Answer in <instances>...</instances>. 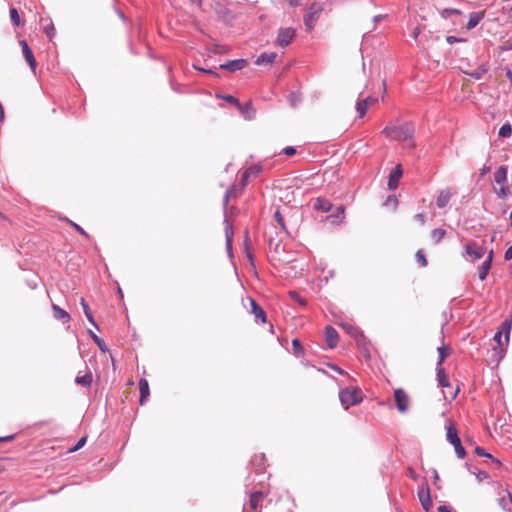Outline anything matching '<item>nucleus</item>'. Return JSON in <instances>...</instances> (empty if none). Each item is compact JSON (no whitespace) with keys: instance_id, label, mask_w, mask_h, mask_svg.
<instances>
[{"instance_id":"nucleus-25","label":"nucleus","mask_w":512,"mask_h":512,"mask_svg":"<svg viewBox=\"0 0 512 512\" xmlns=\"http://www.w3.org/2000/svg\"><path fill=\"white\" fill-rule=\"evenodd\" d=\"M483 17H484V12L471 13L469 16V21L466 25V28L468 30L473 29L474 27H476L478 25V23L482 20Z\"/></svg>"},{"instance_id":"nucleus-30","label":"nucleus","mask_w":512,"mask_h":512,"mask_svg":"<svg viewBox=\"0 0 512 512\" xmlns=\"http://www.w3.org/2000/svg\"><path fill=\"white\" fill-rule=\"evenodd\" d=\"M342 327L345 329V331L349 335H351L357 341H359L360 338H363L362 332L358 328L354 327L353 325H351V324H343Z\"/></svg>"},{"instance_id":"nucleus-22","label":"nucleus","mask_w":512,"mask_h":512,"mask_svg":"<svg viewBox=\"0 0 512 512\" xmlns=\"http://www.w3.org/2000/svg\"><path fill=\"white\" fill-rule=\"evenodd\" d=\"M139 391H140V404H143L150 395L149 384L145 378H141L139 381Z\"/></svg>"},{"instance_id":"nucleus-64","label":"nucleus","mask_w":512,"mask_h":512,"mask_svg":"<svg viewBox=\"0 0 512 512\" xmlns=\"http://www.w3.org/2000/svg\"><path fill=\"white\" fill-rule=\"evenodd\" d=\"M506 492H507V495H508L509 501H510V503L512 504V493H511L509 490H506Z\"/></svg>"},{"instance_id":"nucleus-5","label":"nucleus","mask_w":512,"mask_h":512,"mask_svg":"<svg viewBox=\"0 0 512 512\" xmlns=\"http://www.w3.org/2000/svg\"><path fill=\"white\" fill-rule=\"evenodd\" d=\"M446 431L447 441L454 447L457 457L463 459L466 456V450L462 446L458 431L452 422L446 426Z\"/></svg>"},{"instance_id":"nucleus-35","label":"nucleus","mask_w":512,"mask_h":512,"mask_svg":"<svg viewBox=\"0 0 512 512\" xmlns=\"http://www.w3.org/2000/svg\"><path fill=\"white\" fill-rule=\"evenodd\" d=\"M90 333V337L92 338V340L94 341V343L98 346V348L103 351V352H106L107 351V346L104 342V340L100 337H98L95 333H93L92 331L89 332Z\"/></svg>"},{"instance_id":"nucleus-52","label":"nucleus","mask_w":512,"mask_h":512,"mask_svg":"<svg viewBox=\"0 0 512 512\" xmlns=\"http://www.w3.org/2000/svg\"><path fill=\"white\" fill-rule=\"evenodd\" d=\"M446 41H447L449 44H453V43H455V42H461V41H464V40H463V39H458V38H456V37H454V36H448V37L446 38Z\"/></svg>"},{"instance_id":"nucleus-53","label":"nucleus","mask_w":512,"mask_h":512,"mask_svg":"<svg viewBox=\"0 0 512 512\" xmlns=\"http://www.w3.org/2000/svg\"><path fill=\"white\" fill-rule=\"evenodd\" d=\"M274 217L279 224H283L284 219L278 210L275 212Z\"/></svg>"},{"instance_id":"nucleus-20","label":"nucleus","mask_w":512,"mask_h":512,"mask_svg":"<svg viewBox=\"0 0 512 512\" xmlns=\"http://www.w3.org/2000/svg\"><path fill=\"white\" fill-rule=\"evenodd\" d=\"M263 498V493L260 491L254 492L250 495L249 509H244V512H255L258 508L259 502Z\"/></svg>"},{"instance_id":"nucleus-38","label":"nucleus","mask_w":512,"mask_h":512,"mask_svg":"<svg viewBox=\"0 0 512 512\" xmlns=\"http://www.w3.org/2000/svg\"><path fill=\"white\" fill-rule=\"evenodd\" d=\"M445 231L441 228H436L431 233V238L434 241V243H439L441 239L444 237Z\"/></svg>"},{"instance_id":"nucleus-17","label":"nucleus","mask_w":512,"mask_h":512,"mask_svg":"<svg viewBox=\"0 0 512 512\" xmlns=\"http://www.w3.org/2000/svg\"><path fill=\"white\" fill-rule=\"evenodd\" d=\"M237 109L246 120H253L256 116V110L254 109L251 101H247L245 104L239 103Z\"/></svg>"},{"instance_id":"nucleus-9","label":"nucleus","mask_w":512,"mask_h":512,"mask_svg":"<svg viewBox=\"0 0 512 512\" xmlns=\"http://www.w3.org/2000/svg\"><path fill=\"white\" fill-rule=\"evenodd\" d=\"M294 36L295 31L292 28H284L279 31L276 42L278 45L284 47L291 43Z\"/></svg>"},{"instance_id":"nucleus-39","label":"nucleus","mask_w":512,"mask_h":512,"mask_svg":"<svg viewBox=\"0 0 512 512\" xmlns=\"http://www.w3.org/2000/svg\"><path fill=\"white\" fill-rule=\"evenodd\" d=\"M289 295L293 301L298 303L301 306H305L307 304V301L305 298H303L298 292L296 291H290Z\"/></svg>"},{"instance_id":"nucleus-51","label":"nucleus","mask_w":512,"mask_h":512,"mask_svg":"<svg viewBox=\"0 0 512 512\" xmlns=\"http://www.w3.org/2000/svg\"><path fill=\"white\" fill-rule=\"evenodd\" d=\"M437 511L438 512H452V509H451V507H449L447 505H441L437 508Z\"/></svg>"},{"instance_id":"nucleus-54","label":"nucleus","mask_w":512,"mask_h":512,"mask_svg":"<svg viewBox=\"0 0 512 512\" xmlns=\"http://www.w3.org/2000/svg\"><path fill=\"white\" fill-rule=\"evenodd\" d=\"M73 228L78 232L80 233L81 235L85 236L86 238H88V234L83 230L82 226H73Z\"/></svg>"},{"instance_id":"nucleus-21","label":"nucleus","mask_w":512,"mask_h":512,"mask_svg":"<svg viewBox=\"0 0 512 512\" xmlns=\"http://www.w3.org/2000/svg\"><path fill=\"white\" fill-rule=\"evenodd\" d=\"M277 57L275 52L262 53L256 60L255 64L260 65H271Z\"/></svg>"},{"instance_id":"nucleus-19","label":"nucleus","mask_w":512,"mask_h":512,"mask_svg":"<svg viewBox=\"0 0 512 512\" xmlns=\"http://www.w3.org/2000/svg\"><path fill=\"white\" fill-rule=\"evenodd\" d=\"M247 65V61L244 59L232 60L227 63L221 64L220 68L224 70H228L230 72H235L243 69Z\"/></svg>"},{"instance_id":"nucleus-49","label":"nucleus","mask_w":512,"mask_h":512,"mask_svg":"<svg viewBox=\"0 0 512 512\" xmlns=\"http://www.w3.org/2000/svg\"><path fill=\"white\" fill-rule=\"evenodd\" d=\"M214 52H215V53H219V54H221V53H225V52H227V49H226L224 46H221V45H215V46H214Z\"/></svg>"},{"instance_id":"nucleus-14","label":"nucleus","mask_w":512,"mask_h":512,"mask_svg":"<svg viewBox=\"0 0 512 512\" xmlns=\"http://www.w3.org/2000/svg\"><path fill=\"white\" fill-rule=\"evenodd\" d=\"M20 45L22 47V52H23V56H24L25 60L27 61V63L30 66V68L33 71H35V69H36V60H35V57L33 55V52L31 50V48L29 47L28 43L25 40H21L20 41Z\"/></svg>"},{"instance_id":"nucleus-15","label":"nucleus","mask_w":512,"mask_h":512,"mask_svg":"<svg viewBox=\"0 0 512 512\" xmlns=\"http://www.w3.org/2000/svg\"><path fill=\"white\" fill-rule=\"evenodd\" d=\"M452 196H453V193H452L451 189L446 188V189L441 190L436 199L437 207L440 209L447 207V205L450 203Z\"/></svg>"},{"instance_id":"nucleus-63","label":"nucleus","mask_w":512,"mask_h":512,"mask_svg":"<svg viewBox=\"0 0 512 512\" xmlns=\"http://www.w3.org/2000/svg\"><path fill=\"white\" fill-rule=\"evenodd\" d=\"M458 391H459V388H457L454 392L451 391L450 392V398L454 399L457 396Z\"/></svg>"},{"instance_id":"nucleus-26","label":"nucleus","mask_w":512,"mask_h":512,"mask_svg":"<svg viewBox=\"0 0 512 512\" xmlns=\"http://www.w3.org/2000/svg\"><path fill=\"white\" fill-rule=\"evenodd\" d=\"M52 311L55 319L69 321L70 315L58 305L52 304Z\"/></svg>"},{"instance_id":"nucleus-61","label":"nucleus","mask_w":512,"mask_h":512,"mask_svg":"<svg viewBox=\"0 0 512 512\" xmlns=\"http://www.w3.org/2000/svg\"><path fill=\"white\" fill-rule=\"evenodd\" d=\"M433 480H434V483L439 481V475H438L437 470H433Z\"/></svg>"},{"instance_id":"nucleus-24","label":"nucleus","mask_w":512,"mask_h":512,"mask_svg":"<svg viewBox=\"0 0 512 512\" xmlns=\"http://www.w3.org/2000/svg\"><path fill=\"white\" fill-rule=\"evenodd\" d=\"M233 235H234L233 226H226L225 227L226 250L230 257H232V255H233V253H232Z\"/></svg>"},{"instance_id":"nucleus-48","label":"nucleus","mask_w":512,"mask_h":512,"mask_svg":"<svg viewBox=\"0 0 512 512\" xmlns=\"http://www.w3.org/2000/svg\"><path fill=\"white\" fill-rule=\"evenodd\" d=\"M496 194L501 198H505L507 196V188L506 187L499 188L498 190H496Z\"/></svg>"},{"instance_id":"nucleus-10","label":"nucleus","mask_w":512,"mask_h":512,"mask_svg":"<svg viewBox=\"0 0 512 512\" xmlns=\"http://www.w3.org/2000/svg\"><path fill=\"white\" fill-rule=\"evenodd\" d=\"M403 175L402 166L400 164L396 165V167L391 171L388 179V188L390 190H395L398 185L399 181Z\"/></svg>"},{"instance_id":"nucleus-11","label":"nucleus","mask_w":512,"mask_h":512,"mask_svg":"<svg viewBox=\"0 0 512 512\" xmlns=\"http://www.w3.org/2000/svg\"><path fill=\"white\" fill-rule=\"evenodd\" d=\"M418 498H419V501L425 511H429L432 508L433 503L431 500L430 490H429L428 486L422 487L418 491Z\"/></svg>"},{"instance_id":"nucleus-41","label":"nucleus","mask_w":512,"mask_h":512,"mask_svg":"<svg viewBox=\"0 0 512 512\" xmlns=\"http://www.w3.org/2000/svg\"><path fill=\"white\" fill-rule=\"evenodd\" d=\"M10 18L15 26H19L21 24L20 16L16 8L10 9Z\"/></svg>"},{"instance_id":"nucleus-31","label":"nucleus","mask_w":512,"mask_h":512,"mask_svg":"<svg viewBox=\"0 0 512 512\" xmlns=\"http://www.w3.org/2000/svg\"><path fill=\"white\" fill-rule=\"evenodd\" d=\"M80 304H81V306H82V308H83V311H84V314H85V316H86L87 320H88V321H89V322H90V323H91L95 328H97V329H98V326H97V324H96V322H95V320H94V317H93L92 312H91V310H90V308H89V305L86 303V301H85L83 298H81V300H80Z\"/></svg>"},{"instance_id":"nucleus-27","label":"nucleus","mask_w":512,"mask_h":512,"mask_svg":"<svg viewBox=\"0 0 512 512\" xmlns=\"http://www.w3.org/2000/svg\"><path fill=\"white\" fill-rule=\"evenodd\" d=\"M93 382L92 374L90 372L80 376L77 375L75 378V383L87 388H90Z\"/></svg>"},{"instance_id":"nucleus-55","label":"nucleus","mask_w":512,"mask_h":512,"mask_svg":"<svg viewBox=\"0 0 512 512\" xmlns=\"http://www.w3.org/2000/svg\"><path fill=\"white\" fill-rule=\"evenodd\" d=\"M271 228H274V229H279L280 230V233H283V234H288V231H287V226H284V225H281V226H271Z\"/></svg>"},{"instance_id":"nucleus-60","label":"nucleus","mask_w":512,"mask_h":512,"mask_svg":"<svg viewBox=\"0 0 512 512\" xmlns=\"http://www.w3.org/2000/svg\"><path fill=\"white\" fill-rule=\"evenodd\" d=\"M301 0H288L290 6H298Z\"/></svg>"},{"instance_id":"nucleus-37","label":"nucleus","mask_w":512,"mask_h":512,"mask_svg":"<svg viewBox=\"0 0 512 512\" xmlns=\"http://www.w3.org/2000/svg\"><path fill=\"white\" fill-rule=\"evenodd\" d=\"M472 474H474L478 480V482H482L483 480L489 477V474L486 471L480 470L478 468L469 469Z\"/></svg>"},{"instance_id":"nucleus-34","label":"nucleus","mask_w":512,"mask_h":512,"mask_svg":"<svg viewBox=\"0 0 512 512\" xmlns=\"http://www.w3.org/2000/svg\"><path fill=\"white\" fill-rule=\"evenodd\" d=\"M475 453L480 457H486L495 462L498 466L501 465V462L498 459H495L490 453L486 452V450L480 446H476Z\"/></svg>"},{"instance_id":"nucleus-45","label":"nucleus","mask_w":512,"mask_h":512,"mask_svg":"<svg viewBox=\"0 0 512 512\" xmlns=\"http://www.w3.org/2000/svg\"><path fill=\"white\" fill-rule=\"evenodd\" d=\"M44 32L47 34L49 38H52L54 36L55 28L53 24H49L44 27Z\"/></svg>"},{"instance_id":"nucleus-50","label":"nucleus","mask_w":512,"mask_h":512,"mask_svg":"<svg viewBox=\"0 0 512 512\" xmlns=\"http://www.w3.org/2000/svg\"><path fill=\"white\" fill-rule=\"evenodd\" d=\"M504 258H505V260L512 259V245L510 247H508V249L505 251Z\"/></svg>"},{"instance_id":"nucleus-57","label":"nucleus","mask_w":512,"mask_h":512,"mask_svg":"<svg viewBox=\"0 0 512 512\" xmlns=\"http://www.w3.org/2000/svg\"><path fill=\"white\" fill-rule=\"evenodd\" d=\"M263 459H264V455H263V454H262V455H260V456H257V455H256V456L252 459V461H251V462H252V463H255L256 461H257V462H260V461H262Z\"/></svg>"},{"instance_id":"nucleus-62","label":"nucleus","mask_w":512,"mask_h":512,"mask_svg":"<svg viewBox=\"0 0 512 512\" xmlns=\"http://www.w3.org/2000/svg\"><path fill=\"white\" fill-rule=\"evenodd\" d=\"M506 76H507V78L510 80V82L512 84V71L510 69L507 70Z\"/></svg>"},{"instance_id":"nucleus-18","label":"nucleus","mask_w":512,"mask_h":512,"mask_svg":"<svg viewBox=\"0 0 512 512\" xmlns=\"http://www.w3.org/2000/svg\"><path fill=\"white\" fill-rule=\"evenodd\" d=\"M250 305L251 313L254 315L256 321L265 323L267 321V315L263 308L252 298L250 299Z\"/></svg>"},{"instance_id":"nucleus-58","label":"nucleus","mask_w":512,"mask_h":512,"mask_svg":"<svg viewBox=\"0 0 512 512\" xmlns=\"http://www.w3.org/2000/svg\"><path fill=\"white\" fill-rule=\"evenodd\" d=\"M263 459H264V455H263V454H262V455H260V456H257V455H256V456L252 459V461H251V462H252V463H255L256 461H257V462H260V461H262Z\"/></svg>"},{"instance_id":"nucleus-2","label":"nucleus","mask_w":512,"mask_h":512,"mask_svg":"<svg viewBox=\"0 0 512 512\" xmlns=\"http://www.w3.org/2000/svg\"><path fill=\"white\" fill-rule=\"evenodd\" d=\"M260 172H261L260 166L254 165V166L249 167L241 175L240 186L239 187L232 186L227 190L225 197H224V206L226 209V216H225L226 223L233 221L234 219L232 218V216H233L234 212H238L234 207L230 208L229 213L227 212L228 205H229L230 201L238 198L242 194L243 187L248 183L249 179L251 177L256 178L260 174Z\"/></svg>"},{"instance_id":"nucleus-36","label":"nucleus","mask_w":512,"mask_h":512,"mask_svg":"<svg viewBox=\"0 0 512 512\" xmlns=\"http://www.w3.org/2000/svg\"><path fill=\"white\" fill-rule=\"evenodd\" d=\"M512 134V126L509 123H505L499 129L498 135L500 137H510Z\"/></svg>"},{"instance_id":"nucleus-46","label":"nucleus","mask_w":512,"mask_h":512,"mask_svg":"<svg viewBox=\"0 0 512 512\" xmlns=\"http://www.w3.org/2000/svg\"><path fill=\"white\" fill-rule=\"evenodd\" d=\"M398 204V199L395 196H389L385 202L386 206L396 207Z\"/></svg>"},{"instance_id":"nucleus-4","label":"nucleus","mask_w":512,"mask_h":512,"mask_svg":"<svg viewBox=\"0 0 512 512\" xmlns=\"http://www.w3.org/2000/svg\"><path fill=\"white\" fill-rule=\"evenodd\" d=\"M339 400L344 409H348L363 401V393L358 387H347L339 391Z\"/></svg>"},{"instance_id":"nucleus-44","label":"nucleus","mask_w":512,"mask_h":512,"mask_svg":"<svg viewBox=\"0 0 512 512\" xmlns=\"http://www.w3.org/2000/svg\"><path fill=\"white\" fill-rule=\"evenodd\" d=\"M85 443H86V437H82V438H80V439L77 441V443L75 444V446H74V447H72V448L70 449V451H71V452H76V451H78L79 449H81V448L85 445Z\"/></svg>"},{"instance_id":"nucleus-6","label":"nucleus","mask_w":512,"mask_h":512,"mask_svg":"<svg viewBox=\"0 0 512 512\" xmlns=\"http://www.w3.org/2000/svg\"><path fill=\"white\" fill-rule=\"evenodd\" d=\"M485 253L486 249L475 242H470L465 246V257L471 262L481 259Z\"/></svg>"},{"instance_id":"nucleus-1","label":"nucleus","mask_w":512,"mask_h":512,"mask_svg":"<svg viewBox=\"0 0 512 512\" xmlns=\"http://www.w3.org/2000/svg\"><path fill=\"white\" fill-rule=\"evenodd\" d=\"M388 139L398 141L405 149L412 150L416 147L414 141L415 127L412 123L406 122L400 125H387L383 130Z\"/></svg>"},{"instance_id":"nucleus-33","label":"nucleus","mask_w":512,"mask_h":512,"mask_svg":"<svg viewBox=\"0 0 512 512\" xmlns=\"http://www.w3.org/2000/svg\"><path fill=\"white\" fill-rule=\"evenodd\" d=\"M292 349H293V353L297 357H301V356L304 355L303 345H302L301 341L299 339H297V338L292 340Z\"/></svg>"},{"instance_id":"nucleus-7","label":"nucleus","mask_w":512,"mask_h":512,"mask_svg":"<svg viewBox=\"0 0 512 512\" xmlns=\"http://www.w3.org/2000/svg\"><path fill=\"white\" fill-rule=\"evenodd\" d=\"M394 399H395L397 410L400 413H405L408 411L409 397H408L407 393L402 388L395 389Z\"/></svg>"},{"instance_id":"nucleus-59","label":"nucleus","mask_w":512,"mask_h":512,"mask_svg":"<svg viewBox=\"0 0 512 512\" xmlns=\"http://www.w3.org/2000/svg\"><path fill=\"white\" fill-rule=\"evenodd\" d=\"M330 367L333 370H335V372H338L339 374H343L344 373V371L341 368H339L338 366H336V365H331Z\"/></svg>"},{"instance_id":"nucleus-8","label":"nucleus","mask_w":512,"mask_h":512,"mask_svg":"<svg viewBox=\"0 0 512 512\" xmlns=\"http://www.w3.org/2000/svg\"><path fill=\"white\" fill-rule=\"evenodd\" d=\"M322 11V8L319 4L313 3L309 8V13L305 16L304 22L308 30H312L320 13Z\"/></svg>"},{"instance_id":"nucleus-3","label":"nucleus","mask_w":512,"mask_h":512,"mask_svg":"<svg viewBox=\"0 0 512 512\" xmlns=\"http://www.w3.org/2000/svg\"><path fill=\"white\" fill-rule=\"evenodd\" d=\"M312 206L315 212L325 214V217H321V220L328 224H340L345 220V207L343 205L334 206L329 200L317 197L313 200Z\"/></svg>"},{"instance_id":"nucleus-28","label":"nucleus","mask_w":512,"mask_h":512,"mask_svg":"<svg viewBox=\"0 0 512 512\" xmlns=\"http://www.w3.org/2000/svg\"><path fill=\"white\" fill-rule=\"evenodd\" d=\"M507 179V167L506 166H500L497 168V170L494 173V180L498 184H502Z\"/></svg>"},{"instance_id":"nucleus-13","label":"nucleus","mask_w":512,"mask_h":512,"mask_svg":"<svg viewBox=\"0 0 512 512\" xmlns=\"http://www.w3.org/2000/svg\"><path fill=\"white\" fill-rule=\"evenodd\" d=\"M377 102V98L369 96L357 102L356 110L360 118L364 117L368 108Z\"/></svg>"},{"instance_id":"nucleus-29","label":"nucleus","mask_w":512,"mask_h":512,"mask_svg":"<svg viewBox=\"0 0 512 512\" xmlns=\"http://www.w3.org/2000/svg\"><path fill=\"white\" fill-rule=\"evenodd\" d=\"M438 351V360H437V367H442V364L445 360V358L450 354L451 349L448 346H440L437 349Z\"/></svg>"},{"instance_id":"nucleus-56","label":"nucleus","mask_w":512,"mask_h":512,"mask_svg":"<svg viewBox=\"0 0 512 512\" xmlns=\"http://www.w3.org/2000/svg\"><path fill=\"white\" fill-rule=\"evenodd\" d=\"M12 439H14V435H8L5 437H0V442L11 441Z\"/></svg>"},{"instance_id":"nucleus-32","label":"nucleus","mask_w":512,"mask_h":512,"mask_svg":"<svg viewBox=\"0 0 512 512\" xmlns=\"http://www.w3.org/2000/svg\"><path fill=\"white\" fill-rule=\"evenodd\" d=\"M509 333H510V327H507V331L503 337L502 332L498 331L495 333L493 339L499 344V346H503L504 344H507L509 342Z\"/></svg>"},{"instance_id":"nucleus-16","label":"nucleus","mask_w":512,"mask_h":512,"mask_svg":"<svg viewBox=\"0 0 512 512\" xmlns=\"http://www.w3.org/2000/svg\"><path fill=\"white\" fill-rule=\"evenodd\" d=\"M338 338H339V335L335 328H333L332 326H327L325 328V339H326L327 346L330 349H333L337 346Z\"/></svg>"},{"instance_id":"nucleus-12","label":"nucleus","mask_w":512,"mask_h":512,"mask_svg":"<svg viewBox=\"0 0 512 512\" xmlns=\"http://www.w3.org/2000/svg\"><path fill=\"white\" fill-rule=\"evenodd\" d=\"M492 260H493V251L490 250L486 259L478 267V277L481 281H484L487 278V275H488L489 270L492 265Z\"/></svg>"},{"instance_id":"nucleus-23","label":"nucleus","mask_w":512,"mask_h":512,"mask_svg":"<svg viewBox=\"0 0 512 512\" xmlns=\"http://www.w3.org/2000/svg\"><path fill=\"white\" fill-rule=\"evenodd\" d=\"M436 370H437V382H438V385L443 387V388H450L451 385H450L448 376H447V374L445 372V369L443 367H437Z\"/></svg>"},{"instance_id":"nucleus-43","label":"nucleus","mask_w":512,"mask_h":512,"mask_svg":"<svg viewBox=\"0 0 512 512\" xmlns=\"http://www.w3.org/2000/svg\"><path fill=\"white\" fill-rule=\"evenodd\" d=\"M221 98L223 100H225L226 102L230 103V104H233L235 105L236 107L239 105V100L238 98H236L235 96L233 95H224V96H221Z\"/></svg>"},{"instance_id":"nucleus-47","label":"nucleus","mask_w":512,"mask_h":512,"mask_svg":"<svg viewBox=\"0 0 512 512\" xmlns=\"http://www.w3.org/2000/svg\"><path fill=\"white\" fill-rule=\"evenodd\" d=\"M283 152L287 156H293L296 153V150L294 147L288 146L283 149Z\"/></svg>"},{"instance_id":"nucleus-40","label":"nucleus","mask_w":512,"mask_h":512,"mask_svg":"<svg viewBox=\"0 0 512 512\" xmlns=\"http://www.w3.org/2000/svg\"><path fill=\"white\" fill-rule=\"evenodd\" d=\"M416 260H417V262L419 263V265L421 267H426L427 264H428L426 256H425L423 250H418L416 252Z\"/></svg>"},{"instance_id":"nucleus-42","label":"nucleus","mask_w":512,"mask_h":512,"mask_svg":"<svg viewBox=\"0 0 512 512\" xmlns=\"http://www.w3.org/2000/svg\"><path fill=\"white\" fill-rule=\"evenodd\" d=\"M498 504L504 511L512 512L505 497L498 498Z\"/></svg>"}]
</instances>
